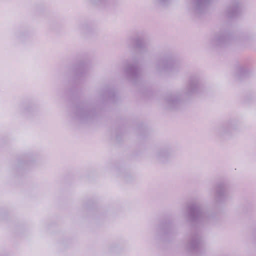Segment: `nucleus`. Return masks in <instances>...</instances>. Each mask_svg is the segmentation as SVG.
Wrapping results in <instances>:
<instances>
[{
    "label": "nucleus",
    "mask_w": 256,
    "mask_h": 256,
    "mask_svg": "<svg viewBox=\"0 0 256 256\" xmlns=\"http://www.w3.org/2000/svg\"><path fill=\"white\" fill-rule=\"evenodd\" d=\"M230 186L226 182L218 184L215 188L214 200L219 205L225 204L230 198Z\"/></svg>",
    "instance_id": "obj_1"
},
{
    "label": "nucleus",
    "mask_w": 256,
    "mask_h": 256,
    "mask_svg": "<svg viewBox=\"0 0 256 256\" xmlns=\"http://www.w3.org/2000/svg\"><path fill=\"white\" fill-rule=\"evenodd\" d=\"M210 217H211V216H210V214H209V216H208V218H209V221L210 220Z\"/></svg>",
    "instance_id": "obj_5"
},
{
    "label": "nucleus",
    "mask_w": 256,
    "mask_h": 256,
    "mask_svg": "<svg viewBox=\"0 0 256 256\" xmlns=\"http://www.w3.org/2000/svg\"><path fill=\"white\" fill-rule=\"evenodd\" d=\"M248 72L246 68L240 66L238 68L236 72L237 76L239 78H242L244 76H245Z\"/></svg>",
    "instance_id": "obj_4"
},
{
    "label": "nucleus",
    "mask_w": 256,
    "mask_h": 256,
    "mask_svg": "<svg viewBox=\"0 0 256 256\" xmlns=\"http://www.w3.org/2000/svg\"><path fill=\"white\" fill-rule=\"evenodd\" d=\"M240 6L239 4H236L226 10V16L230 18H233L238 16L240 12Z\"/></svg>",
    "instance_id": "obj_3"
},
{
    "label": "nucleus",
    "mask_w": 256,
    "mask_h": 256,
    "mask_svg": "<svg viewBox=\"0 0 256 256\" xmlns=\"http://www.w3.org/2000/svg\"><path fill=\"white\" fill-rule=\"evenodd\" d=\"M234 40L233 36L230 32H226L218 38L217 42L220 46H226L232 44Z\"/></svg>",
    "instance_id": "obj_2"
}]
</instances>
